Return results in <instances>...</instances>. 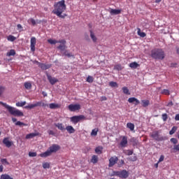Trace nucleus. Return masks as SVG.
Segmentation results:
<instances>
[{
  "label": "nucleus",
  "instance_id": "obj_32",
  "mask_svg": "<svg viewBox=\"0 0 179 179\" xmlns=\"http://www.w3.org/2000/svg\"><path fill=\"white\" fill-rule=\"evenodd\" d=\"M122 92H123V93H124V94H127V95L131 94V92H129V90L128 87H123L122 88Z\"/></svg>",
  "mask_w": 179,
  "mask_h": 179
},
{
  "label": "nucleus",
  "instance_id": "obj_31",
  "mask_svg": "<svg viewBox=\"0 0 179 179\" xmlns=\"http://www.w3.org/2000/svg\"><path fill=\"white\" fill-rule=\"evenodd\" d=\"M24 86L27 90H30V89H31V83L30 82L24 83Z\"/></svg>",
  "mask_w": 179,
  "mask_h": 179
},
{
  "label": "nucleus",
  "instance_id": "obj_45",
  "mask_svg": "<svg viewBox=\"0 0 179 179\" xmlns=\"http://www.w3.org/2000/svg\"><path fill=\"white\" fill-rule=\"evenodd\" d=\"M162 118L163 121L166 122L167 121V119L169 118V115H167V113H163L162 115Z\"/></svg>",
  "mask_w": 179,
  "mask_h": 179
},
{
  "label": "nucleus",
  "instance_id": "obj_54",
  "mask_svg": "<svg viewBox=\"0 0 179 179\" xmlns=\"http://www.w3.org/2000/svg\"><path fill=\"white\" fill-rule=\"evenodd\" d=\"M48 134L49 135H52V136H54L55 135V133L54 131H52V130H49V131H48Z\"/></svg>",
  "mask_w": 179,
  "mask_h": 179
},
{
  "label": "nucleus",
  "instance_id": "obj_56",
  "mask_svg": "<svg viewBox=\"0 0 179 179\" xmlns=\"http://www.w3.org/2000/svg\"><path fill=\"white\" fill-rule=\"evenodd\" d=\"M106 100H107V97H106V96L101 97V101H106Z\"/></svg>",
  "mask_w": 179,
  "mask_h": 179
},
{
  "label": "nucleus",
  "instance_id": "obj_15",
  "mask_svg": "<svg viewBox=\"0 0 179 179\" xmlns=\"http://www.w3.org/2000/svg\"><path fill=\"white\" fill-rule=\"evenodd\" d=\"M47 78L50 85H54L55 83H58V80L55 77H52L49 74H47Z\"/></svg>",
  "mask_w": 179,
  "mask_h": 179
},
{
  "label": "nucleus",
  "instance_id": "obj_60",
  "mask_svg": "<svg viewBox=\"0 0 179 179\" xmlns=\"http://www.w3.org/2000/svg\"><path fill=\"white\" fill-rule=\"evenodd\" d=\"M3 171V166L0 165V173H2Z\"/></svg>",
  "mask_w": 179,
  "mask_h": 179
},
{
  "label": "nucleus",
  "instance_id": "obj_57",
  "mask_svg": "<svg viewBox=\"0 0 179 179\" xmlns=\"http://www.w3.org/2000/svg\"><path fill=\"white\" fill-rule=\"evenodd\" d=\"M173 101H170L168 103V104L166 106H167V107H171V106H173Z\"/></svg>",
  "mask_w": 179,
  "mask_h": 179
},
{
  "label": "nucleus",
  "instance_id": "obj_50",
  "mask_svg": "<svg viewBox=\"0 0 179 179\" xmlns=\"http://www.w3.org/2000/svg\"><path fill=\"white\" fill-rule=\"evenodd\" d=\"M29 156L30 157H36V156H37V152H29Z\"/></svg>",
  "mask_w": 179,
  "mask_h": 179
},
{
  "label": "nucleus",
  "instance_id": "obj_46",
  "mask_svg": "<svg viewBox=\"0 0 179 179\" xmlns=\"http://www.w3.org/2000/svg\"><path fill=\"white\" fill-rule=\"evenodd\" d=\"M125 154L127 155V156H132V155H134V150H127L125 152Z\"/></svg>",
  "mask_w": 179,
  "mask_h": 179
},
{
  "label": "nucleus",
  "instance_id": "obj_29",
  "mask_svg": "<svg viewBox=\"0 0 179 179\" xmlns=\"http://www.w3.org/2000/svg\"><path fill=\"white\" fill-rule=\"evenodd\" d=\"M127 128H129V129H130V131H134L135 129V124H134L131 122H128L127 124Z\"/></svg>",
  "mask_w": 179,
  "mask_h": 179
},
{
  "label": "nucleus",
  "instance_id": "obj_21",
  "mask_svg": "<svg viewBox=\"0 0 179 179\" xmlns=\"http://www.w3.org/2000/svg\"><path fill=\"white\" fill-rule=\"evenodd\" d=\"M38 135H39L38 133H31V134H27L25 138L26 139H31V138H34L35 136H38Z\"/></svg>",
  "mask_w": 179,
  "mask_h": 179
},
{
  "label": "nucleus",
  "instance_id": "obj_20",
  "mask_svg": "<svg viewBox=\"0 0 179 179\" xmlns=\"http://www.w3.org/2000/svg\"><path fill=\"white\" fill-rule=\"evenodd\" d=\"M49 108L51 110H55V108H61V104L52 103L49 104Z\"/></svg>",
  "mask_w": 179,
  "mask_h": 179
},
{
  "label": "nucleus",
  "instance_id": "obj_19",
  "mask_svg": "<svg viewBox=\"0 0 179 179\" xmlns=\"http://www.w3.org/2000/svg\"><path fill=\"white\" fill-rule=\"evenodd\" d=\"M90 36L93 43H97V36H96V34H94V32L92 30H90Z\"/></svg>",
  "mask_w": 179,
  "mask_h": 179
},
{
  "label": "nucleus",
  "instance_id": "obj_40",
  "mask_svg": "<svg viewBox=\"0 0 179 179\" xmlns=\"http://www.w3.org/2000/svg\"><path fill=\"white\" fill-rule=\"evenodd\" d=\"M161 93L162 94H165L166 96H170V91L169 90H162Z\"/></svg>",
  "mask_w": 179,
  "mask_h": 179
},
{
  "label": "nucleus",
  "instance_id": "obj_7",
  "mask_svg": "<svg viewBox=\"0 0 179 179\" xmlns=\"http://www.w3.org/2000/svg\"><path fill=\"white\" fill-rule=\"evenodd\" d=\"M83 120H86V117H85V115H75V116L70 117L71 122L74 124V125H76V124H78V122H80V121H82Z\"/></svg>",
  "mask_w": 179,
  "mask_h": 179
},
{
  "label": "nucleus",
  "instance_id": "obj_64",
  "mask_svg": "<svg viewBox=\"0 0 179 179\" xmlns=\"http://www.w3.org/2000/svg\"><path fill=\"white\" fill-rule=\"evenodd\" d=\"M162 0H155V3H160Z\"/></svg>",
  "mask_w": 179,
  "mask_h": 179
},
{
  "label": "nucleus",
  "instance_id": "obj_59",
  "mask_svg": "<svg viewBox=\"0 0 179 179\" xmlns=\"http://www.w3.org/2000/svg\"><path fill=\"white\" fill-rule=\"evenodd\" d=\"M1 162V163H8V161L6 160V159H2Z\"/></svg>",
  "mask_w": 179,
  "mask_h": 179
},
{
  "label": "nucleus",
  "instance_id": "obj_61",
  "mask_svg": "<svg viewBox=\"0 0 179 179\" xmlns=\"http://www.w3.org/2000/svg\"><path fill=\"white\" fill-rule=\"evenodd\" d=\"M17 29H23V27H22V24H18L17 25Z\"/></svg>",
  "mask_w": 179,
  "mask_h": 179
},
{
  "label": "nucleus",
  "instance_id": "obj_48",
  "mask_svg": "<svg viewBox=\"0 0 179 179\" xmlns=\"http://www.w3.org/2000/svg\"><path fill=\"white\" fill-rule=\"evenodd\" d=\"M114 69H116V71H121L122 69V66L121 64H117L115 66Z\"/></svg>",
  "mask_w": 179,
  "mask_h": 179
},
{
  "label": "nucleus",
  "instance_id": "obj_53",
  "mask_svg": "<svg viewBox=\"0 0 179 179\" xmlns=\"http://www.w3.org/2000/svg\"><path fill=\"white\" fill-rule=\"evenodd\" d=\"M64 55L68 57L69 58H71V57H73V55H72L71 53H67L66 51L64 52Z\"/></svg>",
  "mask_w": 179,
  "mask_h": 179
},
{
  "label": "nucleus",
  "instance_id": "obj_30",
  "mask_svg": "<svg viewBox=\"0 0 179 179\" xmlns=\"http://www.w3.org/2000/svg\"><path fill=\"white\" fill-rule=\"evenodd\" d=\"M141 104L143 107H148L150 104V101H149V100H141Z\"/></svg>",
  "mask_w": 179,
  "mask_h": 179
},
{
  "label": "nucleus",
  "instance_id": "obj_55",
  "mask_svg": "<svg viewBox=\"0 0 179 179\" xmlns=\"http://www.w3.org/2000/svg\"><path fill=\"white\" fill-rule=\"evenodd\" d=\"M174 150H176L177 152H179V144L175 145L173 148Z\"/></svg>",
  "mask_w": 179,
  "mask_h": 179
},
{
  "label": "nucleus",
  "instance_id": "obj_58",
  "mask_svg": "<svg viewBox=\"0 0 179 179\" xmlns=\"http://www.w3.org/2000/svg\"><path fill=\"white\" fill-rule=\"evenodd\" d=\"M176 121H179V114H177L175 117Z\"/></svg>",
  "mask_w": 179,
  "mask_h": 179
},
{
  "label": "nucleus",
  "instance_id": "obj_33",
  "mask_svg": "<svg viewBox=\"0 0 179 179\" xmlns=\"http://www.w3.org/2000/svg\"><path fill=\"white\" fill-rule=\"evenodd\" d=\"M98 132H99L98 128H95V129H92V131L91 132V136H97Z\"/></svg>",
  "mask_w": 179,
  "mask_h": 179
},
{
  "label": "nucleus",
  "instance_id": "obj_6",
  "mask_svg": "<svg viewBox=\"0 0 179 179\" xmlns=\"http://www.w3.org/2000/svg\"><path fill=\"white\" fill-rule=\"evenodd\" d=\"M36 107H48V104L45 103L43 101H38L33 104H29L28 106H24V108L32 110V108H34Z\"/></svg>",
  "mask_w": 179,
  "mask_h": 179
},
{
  "label": "nucleus",
  "instance_id": "obj_1",
  "mask_svg": "<svg viewBox=\"0 0 179 179\" xmlns=\"http://www.w3.org/2000/svg\"><path fill=\"white\" fill-rule=\"evenodd\" d=\"M54 10H52V13L58 16V17H61L62 19H65V16L62 15L64 11L66 10V4H65V0H61L58 2L55 3L54 4Z\"/></svg>",
  "mask_w": 179,
  "mask_h": 179
},
{
  "label": "nucleus",
  "instance_id": "obj_47",
  "mask_svg": "<svg viewBox=\"0 0 179 179\" xmlns=\"http://www.w3.org/2000/svg\"><path fill=\"white\" fill-rule=\"evenodd\" d=\"M43 169H50V163H48V162L43 163Z\"/></svg>",
  "mask_w": 179,
  "mask_h": 179
},
{
  "label": "nucleus",
  "instance_id": "obj_3",
  "mask_svg": "<svg viewBox=\"0 0 179 179\" xmlns=\"http://www.w3.org/2000/svg\"><path fill=\"white\" fill-rule=\"evenodd\" d=\"M59 149H61V147L58 144H52L45 152L40 154L39 156L40 157H48L52 153H57Z\"/></svg>",
  "mask_w": 179,
  "mask_h": 179
},
{
  "label": "nucleus",
  "instance_id": "obj_51",
  "mask_svg": "<svg viewBox=\"0 0 179 179\" xmlns=\"http://www.w3.org/2000/svg\"><path fill=\"white\" fill-rule=\"evenodd\" d=\"M171 142H172V143H173L174 145H176V143H178V141L177 140V138H171Z\"/></svg>",
  "mask_w": 179,
  "mask_h": 179
},
{
  "label": "nucleus",
  "instance_id": "obj_41",
  "mask_svg": "<svg viewBox=\"0 0 179 179\" xmlns=\"http://www.w3.org/2000/svg\"><path fill=\"white\" fill-rule=\"evenodd\" d=\"M177 127L174 126L172 127L171 130L169 131L170 135H173V134H176V131H177Z\"/></svg>",
  "mask_w": 179,
  "mask_h": 179
},
{
  "label": "nucleus",
  "instance_id": "obj_42",
  "mask_svg": "<svg viewBox=\"0 0 179 179\" xmlns=\"http://www.w3.org/2000/svg\"><path fill=\"white\" fill-rule=\"evenodd\" d=\"M48 43H49V44H57V43H59V41L52 40L50 38V39L48 40Z\"/></svg>",
  "mask_w": 179,
  "mask_h": 179
},
{
  "label": "nucleus",
  "instance_id": "obj_34",
  "mask_svg": "<svg viewBox=\"0 0 179 179\" xmlns=\"http://www.w3.org/2000/svg\"><path fill=\"white\" fill-rule=\"evenodd\" d=\"M0 179H13V178L10 177V176L8 174H2Z\"/></svg>",
  "mask_w": 179,
  "mask_h": 179
},
{
  "label": "nucleus",
  "instance_id": "obj_36",
  "mask_svg": "<svg viewBox=\"0 0 179 179\" xmlns=\"http://www.w3.org/2000/svg\"><path fill=\"white\" fill-rule=\"evenodd\" d=\"M24 106H26V101H18L16 103L17 107H23Z\"/></svg>",
  "mask_w": 179,
  "mask_h": 179
},
{
  "label": "nucleus",
  "instance_id": "obj_26",
  "mask_svg": "<svg viewBox=\"0 0 179 179\" xmlns=\"http://www.w3.org/2000/svg\"><path fill=\"white\" fill-rule=\"evenodd\" d=\"M95 153L97 155H101L103 153V148L101 146H98L95 148Z\"/></svg>",
  "mask_w": 179,
  "mask_h": 179
},
{
  "label": "nucleus",
  "instance_id": "obj_37",
  "mask_svg": "<svg viewBox=\"0 0 179 179\" xmlns=\"http://www.w3.org/2000/svg\"><path fill=\"white\" fill-rule=\"evenodd\" d=\"M15 125L18 126V127H27V124L20 122V121H17V122H15Z\"/></svg>",
  "mask_w": 179,
  "mask_h": 179
},
{
  "label": "nucleus",
  "instance_id": "obj_25",
  "mask_svg": "<svg viewBox=\"0 0 179 179\" xmlns=\"http://www.w3.org/2000/svg\"><path fill=\"white\" fill-rule=\"evenodd\" d=\"M99 162V157L97 155H92L91 159V163H93V164H96Z\"/></svg>",
  "mask_w": 179,
  "mask_h": 179
},
{
  "label": "nucleus",
  "instance_id": "obj_8",
  "mask_svg": "<svg viewBox=\"0 0 179 179\" xmlns=\"http://www.w3.org/2000/svg\"><path fill=\"white\" fill-rule=\"evenodd\" d=\"M159 131H153L150 134V136L155 139V141H164V138L160 137V135L159 134Z\"/></svg>",
  "mask_w": 179,
  "mask_h": 179
},
{
  "label": "nucleus",
  "instance_id": "obj_62",
  "mask_svg": "<svg viewBox=\"0 0 179 179\" xmlns=\"http://www.w3.org/2000/svg\"><path fill=\"white\" fill-rule=\"evenodd\" d=\"M120 164L122 166L123 164H125V162L124 161V159H121L120 160Z\"/></svg>",
  "mask_w": 179,
  "mask_h": 179
},
{
  "label": "nucleus",
  "instance_id": "obj_11",
  "mask_svg": "<svg viewBox=\"0 0 179 179\" xmlns=\"http://www.w3.org/2000/svg\"><path fill=\"white\" fill-rule=\"evenodd\" d=\"M59 45L57 46V50H60V51H65L66 48V41L65 39H62L59 41Z\"/></svg>",
  "mask_w": 179,
  "mask_h": 179
},
{
  "label": "nucleus",
  "instance_id": "obj_52",
  "mask_svg": "<svg viewBox=\"0 0 179 179\" xmlns=\"http://www.w3.org/2000/svg\"><path fill=\"white\" fill-rule=\"evenodd\" d=\"M164 155H161L159 159L158 163H162V162H164Z\"/></svg>",
  "mask_w": 179,
  "mask_h": 179
},
{
  "label": "nucleus",
  "instance_id": "obj_2",
  "mask_svg": "<svg viewBox=\"0 0 179 179\" xmlns=\"http://www.w3.org/2000/svg\"><path fill=\"white\" fill-rule=\"evenodd\" d=\"M1 106H3V107H5L8 111V113L11 115H14V117H23L24 114L23 112L20 111L19 109H17L16 108H13L9 105H8L6 103H3L2 101H0Z\"/></svg>",
  "mask_w": 179,
  "mask_h": 179
},
{
  "label": "nucleus",
  "instance_id": "obj_5",
  "mask_svg": "<svg viewBox=\"0 0 179 179\" xmlns=\"http://www.w3.org/2000/svg\"><path fill=\"white\" fill-rule=\"evenodd\" d=\"M113 174L117 177H120V178H128L129 177V173L125 169L114 171Z\"/></svg>",
  "mask_w": 179,
  "mask_h": 179
},
{
  "label": "nucleus",
  "instance_id": "obj_4",
  "mask_svg": "<svg viewBox=\"0 0 179 179\" xmlns=\"http://www.w3.org/2000/svg\"><path fill=\"white\" fill-rule=\"evenodd\" d=\"M151 57L153 59H159L162 61L164 58H166V53L162 48H155L151 50Z\"/></svg>",
  "mask_w": 179,
  "mask_h": 179
},
{
  "label": "nucleus",
  "instance_id": "obj_44",
  "mask_svg": "<svg viewBox=\"0 0 179 179\" xmlns=\"http://www.w3.org/2000/svg\"><path fill=\"white\" fill-rule=\"evenodd\" d=\"M7 40L8 41H15V40H16V37H15L14 36H12V35H9L7 38Z\"/></svg>",
  "mask_w": 179,
  "mask_h": 179
},
{
  "label": "nucleus",
  "instance_id": "obj_17",
  "mask_svg": "<svg viewBox=\"0 0 179 179\" xmlns=\"http://www.w3.org/2000/svg\"><path fill=\"white\" fill-rule=\"evenodd\" d=\"M3 145H6V148H10L12 146V141H9V138H4L3 140Z\"/></svg>",
  "mask_w": 179,
  "mask_h": 179
},
{
  "label": "nucleus",
  "instance_id": "obj_39",
  "mask_svg": "<svg viewBox=\"0 0 179 179\" xmlns=\"http://www.w3.org/2000/svg\"><path fill=\"white\" fill-rule=\"evenodd\" d=\"M28 23H29V24L31 23L32 24V26H36V20L34 18H29L28 20Z\"/></svg>",
  "mask_w": 179,
  "mask_h": 179
},
{
  "label": "nucleus",
  "instance_id": "obj_14",
  "mask_svg": "<svg viewBox=\"0 0 179 179\" xmlns=\"http://www.w3.org/2000/svg\"><path fill=\"white\" fill-rule=\"evenodd\" d=\"M120 145L122 148H127V145H128V137L126 136H122V139Z\"/></svg>",
  "mask_w": 179,
  "mask_h": 179
},
{
  "label": "nucleus",
  "instance_id": "obj_38",
  "mask_svg": "<svg viewBox=\"0 0 179 179\" xmlns=\"http://www.w3.org/2000/svg\"><path fill=\"white\" fill-rule=\"evenodd\" d=\"M109 86H110V87H118V84L117 82L111 81L109 83Z\"/></svg>",
  "mask_w": 179,
  "mask_h": 179
},
{
  "label": "nucleus",
  "instance_id": "obj_18",
  "mask_svg": "<svg viewBox=\"0 0 179 179\" xmlns=\"http://www.w3.org/2000/svg\"><path fill=\"white\" fill-rule=\"evenodd\" d=\"M55 127L59 129V131H65V126H64V124L62 123H55Z\"/></svg>",
  "mask_w": 179,
  "mask_h": 179
},
{
  "label": "nucleus",
  "instance_id": "obj_22",
  "mask_svg": "<svg viewBox=\"0 0 179 179\" xmlns=\"http://www.w3.org/2000/svg\"><path fill=\"white\" fill-rule=\"evenodd\" d=\"M66 130L69 134H75V129L72 126H66Z\"/></svg>",
  "mask_w": 179,
  "mask_h": 179
},
{
  "label": "nucleus",
  "instance_id": "obj_49",
  "mask_svg": "<svg viewBox=\"0 0 179 179\" xmlns=\"http://www.w3.org/2000/svg\"><path fill=\"white\" fill-rule=\"evenodd\" d=\"M5 90H6L5 87L0 86V96H2V94H3V92H5Z\"/></svg>",
  "mask_w": 179,
  "mask_h": 179
},
{
  "label": "nucleus",
  "instance_id": "obj_9",
  "mask_svg": "<svg viewBox=\"0 0 179 179\" xmlns=\"http://www.w3.org/2000/svg\"><path fill=\"white\" fill-rule=\"evenodd\" d=\"M35 64H36L38 66H39V68H41V69H42L43 71H47V69H50V68H51L52 66V64H46L44 63H41L38 61H36Z\"/></svg>",
  "mask_w": 179,
  "mask_h": 179
},
{
  "label": "nucleus",
  "instance_id": "obj_28",
  "mask_svg": "<svg viewBox=\"0 0 179 179\" xmlns=\"http://www.w3.org/2000/svg\"><path fill=\"white\" fill-rule=\"evenodd\" d=\"M14 55H16V51L15 50L11 49L9 52L6 53L7 57H14Z\"/></svg>",
  "mask_w": 179,
  "mask_h": 179
},
{
  "label": "nucleus",
  "instance_id": "obj_27",
  "mask_svg": "<svg viewBox=\"0 0 179 179\" xmlns=\"http://www.w3.org/2000/svg\"><path fill=\"white\" fill-rule=\"evenodd\" d=\"M137 34L138 36H140V37H142L143 38H145V36H146V33L141 32V28H137Z\"/></svg>",
  "mask_w": 179,
  "mask_h": 179
},
{
  "label": "nucleus",
  "instance_id": "obj_63",
  "mask_svg": "<svg viewBox=\"0 0 179 179\" xmlns=\"http://www.w3.org/2000/svg\"><path fill=\"white\" fill-rule=\"evenodd\" d=\"M12 121L13 122H16V121H17V119H16L15 117H12Z\"/></svg>",
  "mask_w": 179,
  "mask_h": 179
},
{
  "label": "nucleus",
  "instance_id": "obj_35",
  "mask_svg": "<svg viewBox=\"0 0 179 179\" xmlns=\"http://www.w3.org/2000/svg\"><path fill=\"white\" fill-rule=\"evenodd\" d=\"M94 80V78L92 76H88V77L87 78V80H86V81L88 83H93Z\"/></svg>",
  "mask_w": 179,
  "mask_h": 179
},
{
  "label": "nucleus",
  "instance_id": "obj_13",
  "mask_svg": "<svg viewBox=\"0 0 179 179\" xmlns=\"http://www.w3.org/2000/svg\"><path fill=\"white\" fill-rule=\"evenodd\" d=\"M37 43V39L36 38V37H31V51L32 52H34V51H36V44Z\"/></svg>",
  "mask_w": 179,
  "mask_h": 179
},
{
  "label": "nucleus",
  "instance_id": "obj_24",
  "mask_svg": "<svg viewBox=\"0 0 179 179\" xmlns=\"http://www.w3.org/2000/svg\"><path fill=\"white\" fill-rule=\"evenodd\" d=\"M110 15H120L121 13V10H117V9H110Z\"/></svg>",
  "mask_w": 179,
  "mask_h": 179
},
{
  "label": "nucleus",
  "instance_id": "obj_10",
  "mask_svg": "<svg viewBox=\"0 0 179 179\" xmlns=\"http://www.w3.org/2000/svg\"><path fill=\"white\" fill-rule=\"evenodd\" d=\"M68 108L69 111L71 112L79 111V110H80V104H70L69 105Z\"/></svg>",
  "mask_w": 179,
  "mask_h": 179
},
{
  "label": "nucleus",
  "instance_id": "obj_12",
  "mask_svg": "<svg viewBox=\"0 0 179 179\" xmlns=\"http://www.w3.org/2000/svg\"><path fill=\"white\" fill-rule=\"evenodd\" d=\"M117 163H118V157H117L116 156L111 157L109 159L108 167H114V166H115Z\"/></svg>",
  "mask_w": 179,
  "mask_h": 179
},
{
  "label": "nucleus",
  "instance_id": "obj_16",
  "mask_svg": "<svg viewBox=\"0 0 179 179\" xmlns=\"http://www.w3.org/2000/svg\"><path fill=\"white\" fill-rule=\"evenodd\" d=\"M128 102L130 103H134L135 106H138V104L141 103V101L138 100V99L135 97H130L128 99Z\"/></svg>",
  "mask_w": 179,
  "mask_h": 179
},
{
  "label": "nucleus",
  "instance_id": "obj_23",
  "mask_svg": "<svg viewBox=\"0 0 179 179\" xmlns=\"http://www.w3.org/2000/svg\"><path fill=\"white\" fill-rule=\"evenodd\" d=\"M138 66H140V65L136 62H134L129 64V67L132 68L133 69H136V68Z\"/></svg>",
  "mask_w": 179,
  "mask_h": 179
},
{
  "label": "nucleus",
  "instance_id": "obj_43",
  "mask_svg": "<svg viewBox=\"0 0 179 179\" xmlns=\"http://www.w3.org/2000/svg\"><path fill=\"white\" fill-rule=\"evenodd\" d=\"M128 159L130 162H136V160H138V157L136 155H135V154L133 157H129Z\"/></svg>",
  "mask_w": 179,
  "mask_h": 179
}]
</instances>
